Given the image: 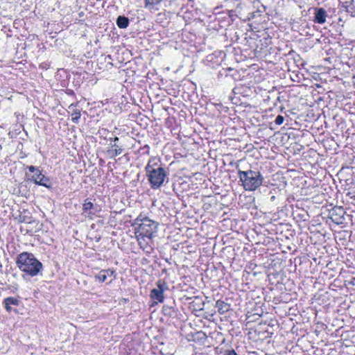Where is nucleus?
<instances>
[{"label":"nucleus","instance_id":"1","mask_svg":"<svg viewBox=\"0 0 355 355\" xmlns=\"http://www.w3.org/2000/svg\"><path fill=\"white\" fill-rule=\"evenodd\" d=\"M238 175L245 191H254L259 187L263 181V177L259 171L239 170Z\"/></svg>","mask_w":355,"mask_h":355},{"label":"nucleus","instance_id":"2","mask_svg":"<svg viewBox=\"0 0 355 355\" xmlns=\"http://www.w3.org/2000/svg\"><path fill=\"white\" fill-rule=\"evenodd\" d=\"M136 220L139 225L136 234L146 236L148 241H151L157 232L159 223L148 217H141V216H138Z\"/></svg>","mask_w":355,"mask_h":355},{"label":"nucleus","instance_id":"3","mask_svg":"<svg viewBox=\"0 0 355 355\" xmlns=\"http://www.w3.org/2000/svg\"><path fill=\"white\" fill-rule=\"evenodd\" d=\"M146 171L148 180L153 189H158L163 184L166 173L162 167L154 168L148 163L146 166Z\"/></svg>","mask_w":355,"mask_h":355},{"label":"nucleus","instance_id":"4","mask_svg":"<svg viewBox=\"0 0 355 355\" xmlns=\"http://www.w3.org/2000/svg\"><path fill=\"white\" fill-rule=\"evenodd\" d=\"M265 272L268 280L273 284H284L287 279L282 268H267Z\"/></svg>","mask_w":355,"mask_h":355},{"label":"nucleus","instance_id":"5","mask_svg":"<svg viewBox=\"0 0 355 355\" xmlns=\"http://www.w3.org/2000/svg\"><path fill=\"white\" fill-rule=\"evenodd\" d=\"M18 266H42V264L39 261L32 253L22 252L21 253L17 260Z\"/></svg>","mask_w":355,"mask_h":355},{"label":"nucleus","instance_id":"6","mask_svg":"<svg viewBox=\"0 0 355 355\" xmlns=\"http://www.w3.org/2000/svg\"><path fill=\"white\" fill-rule=\"evenodd\" d=\"M32 180L35 182V184L44 186L46 188L51 187V182L46 177H45L40 171H37V173H35L32 176Z\"/></svg>","mask_w":355,"mask_h":355},{"label":"nucleus","instance_id":"7","mask_svg":"<svg viewBox=\"0 0 355 355\" xmlns=\"http://www.w3.org/2000/svg\"><path fill=\"white\" fill-rule=\"evenodd\" d=\"M257 268H246L243 271V277L245 278L247 281H253L256 279H259L258 276L262 274L261 271H256Z\"/></svg>","mask_w":355,"mask_h":355},{"label":"nucleus","instance_id":"8","mask_svg":"<svg viewBox=\"0 0 355 355\" xmlns=\"http://www.w3.org/2000/svg\"><path fill=\"white\" fill-rule=\"evenodd\" d=\"M345 211L342 207L334 209L331 212V218L337 224L343 223Z\"/></svg>","mask_w":355,"mask_h":355},{"label":"nucleus","instance_id":"9","mask_svg":"<svg viewBox=\"0 0 355 355\" xmlns=\"http://www.w3.org/2000/svg\"><path fill=\"white\" fill-rule=\"evenodd\" d=\"M327 17V11L323 8H317L315 9L314 21L315 23L320 24L325 23Z\"/></svg>","mask_w":355,"mask_h":355},{"label":"nucleus","instance_id":"10","mask_svg":"<svg viewBox=\"0 0 355 355\" xmlns=\"http://www.w3.org/2000/svg\"><path fill=\"white\" fill-rule=\"evenodd\" d=\"M68 112L71 113L72 121L74 123H78L79 119L80 118L81 114L80 111L76 109V105L74 104H71L68 107Z\"/></svg>","mask_w":355,"mask_h":355},{"label":"nucleus","instance_id":"11","mask_svg":"<svg viewBox=\"0 0 355 355\" xmlns=\"http://www.w3.org/2000/svg\"><path fill=\"white\" fill-rule=\"evenodd\" d=\"M190 307H193L195 311H201L204 308V302L201 297H194L193 300L189 303Z\"/></svg>","mask_w":355,"mask_h":355},{"label":"nucleus","instance_id":"12","mask_svg":"<svg viewBox=\"0 0 355 355\" xmlns=\"http://www.w3.org/2000/svg\"><path fill=\"white\" fill-rule=\"evenodd\" d=\"M216 308H217L218 312L220 314H224L229 311L230 309V305L224 301L218 300L216 302Z\"/></svg>","mask_w":355,"mask_h":355},{"label":"nucleus","instance_id":"13","mask_svg":"<svg viewBox=\"0 0 355 355\" xmlns=\"http://www.w3.org/2000/svg\"><path fill=\"white\" fill-rule=\"evenodd\" d=\"M40 268H24V270H22L24 274L22 276L24 279H28L27 276L28 277H34L40 272Z\"/></svg>","mask_w":355,"mask_h":355},{"label":"nucleus","instance_id":"14","mask_svg":"<svg viewBox=\"0 0 355 355\" xmlns=\"http://www.w3.org/2000/svg\"><path fill=\"white\" fill-rule=\"evenodd\" d=\"M150 296L152 300L157 301V302H162L164 301V293L153 288L150 291Z\"/></svg>","mask_w":355,"mask_h":355},{"label":"nucleus","instance_id":"15","mask_svg":"<svg viewBox=\"0 0 355 355\" xmlns=\"http://www.w3.org/2000/svg\"><path fill=\"white\" fill-rule=\"evenodd\" d=\"M162 313L165 316L174 318L176 315L175 311L173 307L168 305H164L162 307Z\"/></svg>","mask_w":355,"mask_h":355},{"label":"nucleus","instance_id":"16","mask_svg":"<svg viewBox=\"0 0 355 355\" xmlns=\"http://www.w3.org/2000/svg\"><path fill=\"white\" fill-rule=\"evenodd\" d=\"M113 141L114 144L112 146V147L114 148V149L112 151V157H115L121 155L123 152V149L116 144V142L119 141V137H115L113 139Z\"/></svg>","mask_w":355,"mask_h":355},{"label":"nucleus","instance_id":"17","mask_svg":"<svg viewBox=\"0 0 355 355\" xmlns=\"http://www.w3.org/2000/svg\"><path fill=\"white\" fill-rule=\"evenodd\" d=\"M116 24L120 28H125L129 24V19L125 17L119 16L116 19Z\"/></svg>","mask_w":355,"mask_h":355},{"label":"nucleus","instance_id":"18","mask_svg":"<svg viewBox=\"0 0 355 355\" xmlns=\"http://www.w3.org/2000/svg\"><path fill=\"white\" fill-rule=\"evenodd\" d=\"M165 279H159L157 282V288H155L157 290L160 291L162 292H164L165 291H167L168 289V286L165 282Z\"/></svg>","mask_w":355,"mask_h":355},{"label":"nucleus","instance_id":"19","mask_svg":"<svg viewBox=\"0 0 355 355\" xmlns=\"http://www.w3.org/2000/svg\"><path fill=\"white\" fill-rule=\"evenodd\" d=\"M3 304L6 305L18 306L19 304V300L14 297H8L3 300Z\"/></svg>","mask_w":355,"mask_h":355},{"label":"nucleus","instance_id":"20","mask_svg":"<svg viewBox=\"0 0 355 355\" xmlns=\"http://www.w3.org/2000/svg\"><path fill=\"white\" fill-rule=\"evenodd\" d=\"M322 269L323 270H321V272H322L324 275L329 276V279L335 276V268H322Z\"/></svg>","mask_w":355,"mask_h":355},{"label":"nucleus","instance_id":"21","mask_svg":"<svg viewBox=\"0 0 355 355\" xmlns=\"http://www.w3.org/2000/svg\"><path fill=\"white\" fill-rule=\"evenodd\" d=\"M94 209V205L92 202L88 201V200H86L85 203L83 204V210L84 211H89V214H94V211L92 210Z\"/></svg>","mask_w":355,"mask_h":355},{"label":"nucleus","instance_id":"22","mask_svg":"<svg viewBox=\"0 0 355 355\" xmlns=\"http://www.w3.org/2000/svg\"><path fill=\"white\" fill-rule=\"evenodd\" d=\"M136 236L137 238V241L139 242V245L141 246V248H145V245H148V240L146 241V236H139V234H136Z\"/></svg>","mask_w":355,"mask_h":355},{"label":"nucleus","instance_id":"23","mask_svg":"<svg viewBox=\"0 0 355 355\" xmlns=\"http://www.w3.org/2000/svg\"><path fill=\"white\" fill-rule=\"evenodd\" d=\"M96 279H97L100 282H104L107 279V277L105 272L103 270H101L98 275L95 276Z\"/></svg>","mask_w":355,"mask_h":355},{"label":"nucleus","instance_id":"24","mask_svg":"<svg viewBox=\"0 0 355 355\" xmlns=\"http://www.w3.org/2000/svg\"><path fill=\"white\" fill-rule=\"evenodd\" d=\"M162 0H145V7L154 6L159 4Z\"/></svg>","mask_w":355,"mask_h":355},{"label":"nucleus","instance_id":"25","mask_svg":"<svg viewBox=\"0 0 355 355\" xmlns=\"http://www.w3.org/2000/svg\"><path fill=\"white\" fill-rule=\"evenodd\" d=\"M103 272H105L106 277H112L114 276V278L115 277V271L112 269L108 268L107 270H102Z\"/></svg>","mask_w":355,"mask_h":355},{"label":"nucleus","instance_id":"26","mask_svg":"<svg viewBox=\"0 0 355 355\" xmlns=\"http://www.w3.org/2000/svg\"><path fill=\"white\" fill-rule=\"evenodd\" d=\"M284 121V116L282 115H278L276 117L275 122L277 125H282Z\"/></svg>","mask_w":355,"mask_h":355},{"label":"nucleus","instance_id":"27","mask_svg":"<svg viewBox=\"0 0 355 355\" xmlns=\"http://www.w3.org/2000/svg\"><path fill=\"white\" fill-rule=\"evenodd\" d=\"M223 355H238L234 349L226 350Z\"/></svg>","mask_w":355,"mask_h":355},{"label":"nucleus","instance_id":"28","mask_svg":"<svg viewBox=\"0 0 355 355\" xmlns=\"http://www.w3.org/2000/svg\"><path fill=\"white\" fill-rule=\"evenodd\" d=\"M28 170H29V171L35 173H37V171H39L38 169L35 168L33 166H29Z\"/></svg>","mask_w":355,"mask_h":355},{"label":"nucleus","instance_id":"29","mask_svg":"<svg viewBox=\"0 0 355 355\" xmlns=\"http://www.w3.org/2000/svg\"><path fill=\"white\" fill-rule=\"evenodd\" d=\"M148 263H149V261H148V259H146V258H143V259H141V264H142V265H146V264H148Z\"/></svg>","mask_w":355,"mask_h":355},{"label":"nucleus","instance_id":"30","mask_svg":"<svg viewBox=\"0 0 355 355\" xmlns=\"http://www.w3.org/2000/svg\"><path fill=\"white\" fill-rule=\"evenodd\" d=\"M3 305H4V307H5L6 310L8 312H10L11 311L12 308H11L10 305H6V304H3Z\"/></svg>","mask_w":355,"mask_h":355},{"label":"nucleus","instance_id":"31","mask_svg":"<svg viewBox=\"0 0 355 355\" xmlns=\"http://www.w3.org/2000/svg\"><path fill=\"white\" fill-rule=\"evenodd\" d=\"M349 284L351 285H355V277L352 278V279L349 282Z\"/></svg>","mask_w":355,"mask_h":355},{"label":"nucleus","instance_id":"32","mask_svg":"<svg viewBox=\"0 0 355 355\" xmlns=\"http://www.w3.org/2000/svg\"><path fill=\"white\" fill-rule=\"evenodd\" d=\"M166 274L167 275V270L166 268H164L162 272V275Z\"/></svg>","mask_w":355,"mask_h":355},{"label":"nucleus","instance_id":"33","mask_svg":"<svg viewBox=\"0 0 355 355\" xmlns=\"http://www.w3.org/2000/svg\"><path fill=\"white\" fill-rule=\"evenodd\" d=\"M166 261L167 263H168V264H172V263H171V262H170V261H168V259H166Z\"/></svg>","mask_w":355,"mask_h":355},{"label":"nucleus","instance_id":"34","mask_svg":"<svg viewBox=\"0 0 355 355\" xmlns=\"http://www.w3.org/2000/svg\"><path fill=\"white\" fill-rule=\"evenodd\" d=\"M343 270V268H341V269L340 270V272H342Z\"/></svg>","mask_w":355,"mask_h":355},{"label":"nucleus","instance_id":"35","mask_svg":"<svg viewBox=\"0 0 355 355\" xmlns=\"http://www.w3.org/2000/svg\"><path fill=\"white\" fill-rule=\"evenodd\" d=\"M343 270V268H341V269L340 270V272H342Z\"/></svg>","mask_w":355,"mask_h":355},{"label":"nucleus","instance_id":"36","mask_svg":"<svg viewBox=\"0 0 355 355\" xmlns=\"http://www.w3.org/2000/svg\"><path fill=\"white\" fill-rule=\"evenodd\" d=\"M343 270V268H341V269L340 270V272H342Z\"/></svg>","mask_w":355,"mask_h":355}]
</instances>
